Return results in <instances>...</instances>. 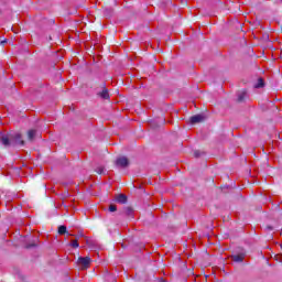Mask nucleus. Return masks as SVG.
<instances>
[{
    "label": "nucleus",
    "instance_id": "nucleus-1",
    "mask_svg": "<svg viewBox=\"0 0 282 282\" xmlns=\"http://www.w3.org/2000/svg\"><path fill=\"white\" fill-rule=\"evenodd\" d=\"M1 142L4 147H10V144H25V141L21 140V133L19 132L9 135L3 134Z\"/></svg>",
    "mask_w": 282,
    "mask_h": 282
},
{
    "label": "nucleus",
    "instance_id": "nucleus-2",
    "mask_svg": "<svg viewBox=\"0 0 282 282\" xmlns=\"http://www.w3.org/2000/svg\"><path fill=\"white\" fill-rule=\"evenodd\" d=\"M77 265H79V268L82 270H87V268H89V265H91V258H89V257L78 258Z\"/></svg>",
    "mask_w": 282,
    "mask_h": 282
},
{
    "label": "nucleus",
    "instance_id": "nucleus-3",
    "mask_svg": "<svg viewBox=\"0 0 282 282\" xmlns=\"http://www.w3.org/2000/svg\"><path fill=\"white\" fill-rule=\"evenodd\" d=\"M116 164L117 166H119L120 169H127V166H129V159H127V156H119L116 160Z\"/></svg>",
    "mask_w": 282,
    "mask_h": 282
},
{
    "label": "nucleus",
    "instance_id": "nucleus-4",
    "mask_svg": "<svg viewBox=\"0 0 282 282\" xmlns=\"http://www.w3.org/2000/svg\"><path fill=\"white\" fill-rule=\"evenodd\" d=\"M204 119H205L204 115H195L191 117L189 122L192 124H197V122H204Z\"/></svg>",
    "mask_w": 282,
    "mask_h": 282
},
{
    "label": "nucleus",
    "instance_id": "nucleus-5",
    "mask_svg": "<svg viewBox=\"0 0 282 282\" xmlns=\"http://www.w3.org/2000/svg\"><path fill=\"white\" fill-rule=\"evenodd\" d=\"M115 199L117 204H127V195L124 194L117 195Z\"/></svg>",
    "mask_w": 282,
    "mask_h": 282
},
{
    "label": "nucleus",
    "instance_id": "nucleus-6",
    "mask_svg": "<svg viewBox=\"0 0 282 282\" xmlns=\"http://www.w3.org/2000/svg\"><path fill=\"white\" fill-rule=\"evenodd\" d=\"M36 135H39V131L36 130H29L28 131V140L30 142H33L34 138H36Z\"/></svg>",
    "mask_w": 282,
    "mask_h": 282
},
{
    "label": "nucleus",
    "instance_id": "nucleus-7",
    "mask_svg": "<svg viewBox=\"0 0 282 282\" xmlns=\"http://www.w3.org/2000/svg\"><path fill=\"white\" fill-rule=\"evenodd\" d=\"M243 259H246V256L243 253L232 256V261H235L236 263H241Z\"/></svg>",
    "mask_w": 282,
    "mask_h": 282
},
{
    "label": "nucleus",
    "instance_id": "nucleus-8",
    "mask_svg": "<svg viewBox=\"0 0 282 282\" xmlns=\"http://www.w3.org/2000/svg\"><path fill=\"white\" fill-rule=\"evenodd\" d=\"M99 96H100L101 98H104V100H109V91H107V89H104V90L99 94Z\"/></svg>",
    "mask_w": 282,
    "mask_h": 282
},
{
    "label": "nucleus",
    "instance_id": "nucleus-9",
    "mask_svg": "<svg viewBox=\"0 0 282 282\" xmlns=\"http://www.w3.org/2000/svg\"><path fill=\"white\" fill-rule=\"evenodd\" d=\"M67 232V227L65 226H59L58 227V235H65Z\"/></svg>",
    "mask_w": 282,
    "mask_h": 282
},
{
    "label": "nucleus",
    "instance_id": "nucleus-10",
    "mask_svg": "<svg viewBox=\"0 0 282 282\" xmlns=\"http://www.w3.org/2000/svg\"><path fill=\"white\" fill-rule=\"evenodd\" d=\"M254 87L256 89L263 87V79L262 78L258 79V83L254 85Z\"/></svg>",
    "mask_w": 282,
    "mask_h": 282
},
{
    "label": "nucleus",
    "instance_id": "nucleus-11",
    "mask_svg": "<svg viewBox=\"0 0 282 282\" xmlns=\"http://www.w3.org/2000/svg\"><path fill=\"white\" fill-rule=\"evenodd\" d=\"M70 246H72V248H78V240H73L72 242H70Z\"/></svg>",
    "mask_w": 282,
    "mask_h": 282
},
{
    "label": "nucleus",
    "instance_id": "nucleus-12",
    "mask_svg": "<svg viewBox=\"0 0 282 282\" xmlns=\"http://www.w3.org/2000/svg\"><path fill=\"white\" fill-rule=\"evenodd\" d=\"M109 210H110V213H116V210H118V208L116 207V205H110Z\"/></svg>",
    "mask_w": 282,
    "mask_h": 282
},
{
    "label": "nucleus",
    "instance_id": "nucleus-13",
    "mask_svg": "<svg viewBox=\"0 0 282 282\" xmlns=\"http://www.w3.org/2000/svg\"><path fill=\"white\" fill-rule=\"evenodd\" d=\"M243 96H246V91L241 93V95L238 96L239 102H241V100H243Z\"/></svg>",
    "mask_w": 282,
    "mask_h": 282
},
{
    "label": "nucleus",
    "instance_id": "nucleus-14",
    "mask_svg": "<svg viewBox=\"0 0 282 282\" xmlns=\"http://www.w3.org/2000/svg\"><path fill=\"white\" fill-rule=\"evenodd\" d=\"M195 158H199V151L194 152Z\"/></svg>",
    "mask_w": 282,
    "mask_h": 282
},
{
    "label": "nucleus",
    "instance_id": "nucleus-15",
    "mask_svg": "<svg viewBox=\"0 0 282 282\" xmlns=\"http://www.w3.org/2000/svg\"><path fill=\"white\" fill-rule=\"evenodd\" d=\"M97 173L102 174V167H100Z\"/></svg>",
    "mask_w": 282,
    "mask_h": 282
},
{
    "label": "nucleus",
    "instance_id": "nucleus-16",
    "mask_svg": "<svg viewBox=\"0 0 282 282\" xmlns=\"http://www.w3.org/2000/svg\"><path fill=\"white\" fill-rule=\"evenodd\" d=\"M6 43H8L7 40H4V41L1 42L2 45H6Z\"/></svg>",
    "mask_w": 282,
    "mask_h": 282
}]
</instances>
